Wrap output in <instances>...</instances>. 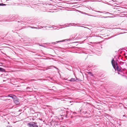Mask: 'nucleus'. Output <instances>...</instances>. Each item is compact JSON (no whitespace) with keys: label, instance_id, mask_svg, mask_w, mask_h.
<instances>
[{"label":"nucleus","instance_id":"f03ea898","mask_svg":"<svg viewBox=\"0 0 127 127\" xmlns=\"http://www.w3.org/2000/svg\"><path fill=\"white\" fill-rule=\"evenodd\" d=\"M29 127H38L37 123L35 122H30L27 124Z\"/></svg>","mask_w":127,"mask_h":127},{"label":"nucleus","instance_id":"aec40b11","mask_svg":"<svg viewBox=\"0 0 127 127\" xmlns=\"http://www.w3.org/2000/svg\"><path fill=\"white\" fill-rule=\"evenodd\" d=\"M125 77H126V78L127 79V77L126 76H125Z\"/></svg>","mask_w":127,"mask_h":127},{"label":"nucleus","instance_id":"b1692460","mask_svg":"<svg viewBox=\"0 0 127 127\" xmlns=\"http://www.w3.org/2000/svg\"><path fill=\"white\" fill-rule=\"evenodd\" d=\"M76 78V80H77V78Z\"/></svg>","mask_w":127,"mask_h":127},{"label":"nucleus","instance_id":"412c9836","mask_svg":"<svg viewBox=\"0 0 127 127\" xmlns=\"http://www.w3.org/2000/svg\"><path fill=\"white\" fill-rule=\"evenodd\" d=\"M118 74H120V73L119 72H118Z\"/></svg>","mask_w":127,"mask_h":127},{"label":"nucleus","instance_id":"423d86ee","mask_svg":"<svg viewBox=\"0 0 127 127\" xmlns=\"http://www.w3.org/2000/svg\"><path fill=\"white\" fill-rule=\"evenodd\" d=\"M76 80H75L74 78H71L70 80V81L71 82H74Z\"/></svg>","mask_w":127,"mask_h":127},{"label":"nucleus","instance_id":"5701e85b","mask_svg":"<svg viewBox=\"0 0 127 127\" xmlns=\"http://www.w3.org/2000/svg\"><path fill=\"white\" fill-rule=\"evenodd\" d=\"M41 27L42 28H43V27Z\"/></svg>","mask_w":127,"mask_h":127},{"label":"nucleus","instance_id":"20e7f679","mask_svg":"<svg viewBox=\"0 0 127 127\" xmlns=\"http://www.w3.org/2000/svg\"><path fill=\"white\" fill-rule=\"evenodd\" d=\"M6 97H9L13 99H14L16 97V96L15 95H13L12 94H9V95L8 96H6Z\"/></svg>","mask_w":127,"mask_h":127},{"label":"nucleus","instance_id":"1a4fd4ad","mask_svg":"<svg viewBox=\"0 0 127 127\" xmlns=\"http://www.w3.org/2000/svg\"><path fill=\"white\" fill-rule=\"evenodd\" d=\"M6 4H3L2 3H0V6H4L6 5Z\"/></svg>","mask_w":127,"mask_h":127},{"label":"nucleus","instance_id":"6ab92c4d","mask_svg":"<svg viewBox=\"0 0 127 127\" xmlns=\"http://www.w3.org/2000/svg\"><path fill=\"white\" fill-rule=\"evenodd\" d=\"M54 67L55 68H56L57 69H58V68H56V67H55V66H54Z\"/></svg>","mask_w":127,"mask_h":127},{"label":"nucleus","instance_id":"9b49d317","mask_svg":"<svg viewBox=\"0 0 127 127\" xmlns=\"http://www.w3.org/2000/svg\"><path fill=\"white\" fill-rule=\"evenodd\" d=\"M95 11L98 12H100V13H102V12L100 11Z\"/></svg>","mask_w":127,"mask_h":127},{"label":"nucleus","instance_id":"4468645a","mask_svg":"<svg viewBox=\"0 0 127 127\" xmlns=\"http://www.w3.org/2000/svg\"><path fill=\"white\" fill-rule=\"evenodd\" d=\"M63 41H57L56 42L58 43V42H62Z\"/></svg>","mask_w":127,"mask_h":127},{"label":"nucleus","instance_id":"2eb2a0df","mask_svg":"<svg viewBox=\"0 0 127 127\" xmlns=\"http://www.w3.org/2000/svg\"><path fill=\"white\" fill-rule=\"evenodd\" d=\"M124 63L123 62H121L120 63V64L121 65L123 64H124Z\"/></svg>","mask_w":127,"mask_h":127},{"label":"nucleus","instance_id":"4be33fe9","mask_svg":"<svg viewBox=\"0 0 127 127\" xmlns=\"http://www.w3.org/2000/svg\"><path fill=\"white\" fill-rule=\"evenodd\" d=\"M123 116V117H124V116H125V115H124Z\"/></svg>","mask_w":127,"mask_h":127},{"label":"nucleus","instance_id":"9d476101","mask_svg":"<svg viewBox=\"0 0 127 127\" xmlns=\"http://www.w3.org/2000/svg\"><path fill=\"white\" fill-rule=\"evenodd\" d=\"M108 17H105V16H102V17H101V18H106Z\"/></svg>","mask_w":127,"mask_h":127},{"label":"nucleus","instance_id":"f8f14e48","mask_svg":"<svg viewBox=\"0 0 127 127\" xmlns=\"http://www.w3.org/2000/svg\"><path fill=\"white\" fill-rule=\"evenodd\" d=\"M35 29H40L41 28H40L39 27H35Z\"/></svg>","mask_w":127,"mask_h":127},{"label":"nucleus","instance_id":"7ed1b4c3","mask_svg":"<svg viewBox=\"0 0 127 127\" xmlns=\"http://www.w3.org/2000/svg\"><path fill=\"white\" fill-rule=\"evenodd\" d=\"M13 101L16 104H18L20 103L19 100L16 97L14 99Z\"/></svg>","mask_w":127,"mask_h":127},{"label":"nucleus","instance_id":"0eeeda50","mask_svg":"<svg viewBox=\"0 0 127 127\" xmlns=\"http://www.w3.org/2000/svg\"><path fill=\"white\" fill-rule=\"evenodd\" d=\"M89 15V16H94V17H98V18H101V17H100V16H93V15Z\"/></svg>","mask_w":127,"mask_h":127},{"label":"nucleus","instance_id":"dca6fc26","mask_svg":"<svg viewBox=\"0 0 127 127\" xmlns=\"http://www.w3.org/2000/svg\"><path fill=\"white\" fill-rule=\"evenodd\" d=\"M10 100L9 99H5L4 100H5V101H7V100Z\"/></svg>","mask_w":127,"mask_h":127},{"label":"nucleus","instance_id":"f3484780","mask_svg":"<svg viewBox=\"0 0 127 127\" xmlns=\"http://www.w3.org/2000/svg\"><path fill=\"white\" fill-rule=\"evenodd\" d=\"M31 28H32L35 29V27H31Z\"/></svg>","mask_w":127,"mask_h":127},{"label":"nucleus","instance_id":"6e6552de","mask_svg":"<svg viewBox=\"0 0 127 127\" xmlns=\"http://www.w3.org/2000/svg\"><path fill=\"white\" fill-rule=\"evenodd\" d=\"M88 73L89 74H90V75H91V76H93V74L92 73H91V72H89Z\"/></svg>","mask_w":127,"mask_h":127},{"label":"nucleus","instance_id":"393cba45","mask_svg":"<svg viewBox=\"0 0 127 127\" xmlns=\"http://www.w3.org/2000/svg\"><path fill=\"white\" fill-rule=\"evenodd\" d=\"M49 27V28H50V27Z\"/></svg>","mask_w":127,"mask_h":127},{"label":"nucleus","instance_id":"39448f33","mask_svg":"<svg viewBox=\"0 0 127 127\" xmlns=\"http://www.w3.org/2000/svg\"><path fill=\"white\" fill-rule=\"evenodd\" d=\"M5 70L4 69L0 67V72L4 71Z\"/></svg>","mask_w":127,"mask_h":127},{"label":"nucleus","instance_id":"ddd939ff","mask_svg":"<svg viewBox=\"0 0 127 127\" xmlns=\"http://www.w3.org/2000/svg\"><path fill=\"white\" fill-rule=\"evenodd\" d=\"M31 89V88L30 87H27V89L28 90V89Z\"/></svg>","mask_w":127,"mask_h":127},{"label":"nucleus","instance_id":"f257e3e1","mask_svg":"<svg viewBox=\"0 0 127 127\" xmlns=\"http://www.w3.org/2000/svg\"><path fill=\"white\" fill-rule=\"evenodd\" d=\"M111 63L112 64V66L116 70V69L118 71H120L121 69L117 65V63H116V64L117 65V66L116 68L115 64V61L113 59L111 61Z\"/></svg>","mask_w":127,"mask_h":127},{"label":"nucleus","instance_id":"a211bd4d","mask_svg":"<svg viewBox=\"0 0 127 127\" xmlns=\"http://www.w3.org/2000/svg\"><path fill=\"white\" fill-rule=\"evenodd\" d=\"M73 113L74 114H76V112H73Z\"/></svg>","mask_w":127,"mask_h":127}]
</instances>
